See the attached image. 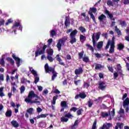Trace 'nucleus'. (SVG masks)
<instances>
[{
    "label": "nucleus",
    "instance_id": "obj_60",
    "mask_svg": "<svg viewBox=\"0 0 129 129\" xmlns=\"http://www.w3.org/2000/svg\"><path fill=\"white\" fill-rule=\"evenodd\" d=\"M113 77L114 79H116V78H117V77H118V74L117 72H114L113 74Z\"/></svg>",
    "mask_w": 129,
    "mask_h": 129
},
{
    "label": "nucleus",
    "instance_id": "obj_36",
    "mask_svg": "<svg viewBox=\"0 0 129 129\" xmlns=\"http://www.w3.org/2000/svg\"><path fill=\"white\" fill-rule=\"evenodd\" d=\"M83 61L85 62L86 63H88V62H90V60L89 59V57L88 56H85L83 57Z\"/></svg>",
    "mask_w": 129,
    "mask_h": 129
},
{
    "label": "nucleus",
    "instance_id": "obj_32",
    "mask_svg": "<svg viewBox=\"0 0 129 129\" xmlns=\"http://www.w3.org/2000/svg\"><path fill=\"white\" fill-rule=\"evenodd\" d=\"M115 32H116L117 33L118 36H121V32L120 31L119 29H118V28H117V26L115 27Z\"/></svg>",
    "mask_w": 129,
    "mask_h": 129
},
{
    "label": "nucleus",
    "instance_id": "obj_59",
    "mask_svg": "<svg viewBox=\"0 0 129 129\" xmlns=\"http://www.w3.org/2000/svg\"><path fill=\"white\" fill-rule=\"evenodd\" d=\"M47 58L48 59V60H49V62H53V57H52L50 55H47Z\"/></svg>",
    "mask_w": 129,
    "mask_h": 129
},
{
    "label": "nucleus",
    "instance_id": "obj_21",
    "mask_svg": "<svg viewBox=\"0 0 129 129\" xmlns=\"http://www.w3.org/2000/svg\"><path fill=\"white\" fill-rule=\"evenodd\" d=\"M97 12V9L94 7L90 8L88 14L91 13V14H95Z\"/></svg>",
    "mask_w": 129,
    "mask_h": 129
},
{
    "label": "nucleus",
    "instance_id": "obj_9",
    "mask_svg": "<svg viewBox=\"0 0 129 129\" xmlns=\"http://www.w3.org/2000/svg\"><path fill=\"white\" fill-rule=\"evenodd\" d=\"M64 44H65V40L61 39L58 40V41L56 44L58 51H61V49H62V45H64Z\"/></svg>",
    "mask_w": 129,
    "mask_h": 129
},
{
    "label": "nucleus",
    "instance_id": "obj_31",
    "mask_svg": "<svg viewBox=\"0 0 129 129\" xmlns=\"http://www.w3.org/2000/svg\"><path fill=\"white\" fill-rule=\"evenodd\" d=\"M60 105L62 107H67L68 106L67 102H66V101H61L60 103Z\"/></svg>",
    "mask_w": 129,
    "mask_h": 129
},
{
    "label": "nucleus",
    "instance_id": "obj_47",
    "mask_svg": "<svg viewBox=\"0 0 129 129\" xmlns=\"http://www.w3.org/2000/svg\"><path fill=\"white\" fill-rule=\"evenodd\" d=\"M82 111H83V109L81 108V109H79V110L77 111V115H81V114H82Z\"/></svg>",
    "mask_w": 129,
    "mask_h": 129
},
{
    "label": "nucleus",
    "instance_id": "obj_41",
    "mask_svg": "<svg viewBox=\"0 0 129 129\" xmlns=\"http://www.w3.org/2000/svg\"><path fill=\"white\" fill-rule=\"evenodd\" d=\"M33 111H34V108H29L26 110V112H28L30 115L33 114Z\"/></svg>",
    "mask_w": 129,
    "mask_h": 129
},
{
    "label": "nucleus",
    "instance_id": "obj_8",
    "mask_svg": "<svg viewBox=\"0 0 129 129\" xmlns=\"http://www.w3.org/2000/svg\"><path fill=\"white\" fill-rule=\"evenodd\" d=\"M107 85H105V82L104 81H101L99 82L98 88L100 90H102V91L105 90V89L107 87Z\"/></svg>",
    "mask_w": 129,
    "mask_h": 129
},
{
    "label": "nucleus",
    "instance_id": "obj_12",
    "mask_svg": "<svg viewBox=\"0 0 129 129\" xmlns=\"http://www.w3.org/2000/svg\"><path fill=\"white\" fill-rule=\"evenodd\" d=\"M112 126V124L110 123H107L106 124H103L102 127H100L99 129H109Z\"/></svg>",
    "mask_w": 129,
    "mask_h": 129
},
{
    "label": "nucleus",
    "instance_id": "obj_15",
    "mask_svg": "<svg viewBox=\"0 0 129 129\" xmlns=\"http://www.w3.org/2000/svg\"><path fill=\"white\" fill-rule=\"evenodd\" d=\"M126 106H129V98H126L125 100L123 102V107L125 108Z\"/></svg>",
    "mask_w": 129,
    "mask_h": 129
},
{
    "label": "nucleus",
    "instance_id": "obj_55",
    "mask_svg": "<svg viewBox=\"0 0 129 129\" xmlns=\"http://www.w3.org/2000/svg\"><path fill=\"white\" fill-rule=\"evenodd\" d=\"M78 108L75 107H73L70 109V111H73L74 112H76V111L78 110Z\"/></svg>",
    "mask_w": 129,
    "mask_h": 129
},
{
    "label": "nucleus",
    "instance_id": "obj_51",
    "mask_svg": "<svg viewBox=\"0 0 129 129\" xmlns=\"http://www.w3.org/2000/svg\"><path fill=\"white\" fill-rule=\"evenodd\" d=\"M25 90H26V88L24 86H22L20 88V93H24Z\"/></svg>",
    "mask_w": 129,
    "mask_h": 129
},
{
    "label": "nucleus",
    "instance_id": "obj_10",
    "mask_svg": "<svg viewBox=\"0 0 129 129\" xmlns=\"http://www.w3.org/2000/svg\"><path fill=\"white\" fill-rule=\"evenodd\" d=\"M87 95L85 93H80L79 94H77L75 96V99H78V98H81L82 99H84L86 98Z\"/></svg>",
    "mask_w": 129,
    "mask_h": 129
},
{
    "label": "nucleus",
    "instance_id": "obj_4",
    "mask_svg": "<svg viewBox=\"0 0 129 129\" xmlns=\"http://www.w3.org/2000/svg\"><path fill=\"white\" fill-rule=\"evenodd\" d=\"M48 46L46 45H43L42 47V50L40 51V48L37 47L36 51H35V57H38L39 55H42L45 53V51L46 50V48H47Z\"/></svg>",
    "mask_w": 129,
    "mask_h": 129
},
{
    "label": "nucleus",
    "instance_id": "obj_26",
    "mask_svg": "<svg viewBox=\"0 0 129 129\" xmlns=\"http://www.w3.org/2000/svg\"><path fill=\"white\" fill-rule=\"evenodd\" d=\"M0 64L2 65V66L5 67L6 62H5V57H4V55H2V58H0Z\"/></svg>",
    "mask_w": 129,
    "mask_h": 129
},
{
    "label": "nucleus",
    "instance_id": "obj_46",
    "mask_svg": "<svg viewBox=\"0 0 129 129\" xmlns=\"http://www.w3.org/2000/svg\"><path fill=\"white\" fill-rule=\"evenodd\" d=\"M101 34V33H100V32H98L96 34V39L97 41H98V40H99V38H100Z\"/></svg>",
    "mask_w": 129,
    "mask_h": 129
},
{
    "label": "nucleus",
    "instance_id": "obj_13",
    "mask_svg": "<svg viewBox=\"0 0 129 129\" xmlns=\"http://www.w3.org/2000/svg\"><path fill=\"white\" fill-rule=\"evenodd\" d=\"M82 73H83V69L81 67L76 69L75 71V74L76 75H80V74H82Z\"/></svg>",
    "mask_w": 129,
    "mask_h": 129
},
{
    "label": "nucleus",
    "instance_id": "obj_18",
    "mask_svg": "<svg viewBox=\"0 0 129 129\" xmlns=\"http://www.w3.org/2000/svg\"><path fill=\"white\" fill-rule=\"evenodd\" d=\"M11 123L14 127H19V123L16 120H13L11 122Z\"/></svg>",
    "mask_w": 129,
    "mask_h": 129
},
{
    "label": "nucleus",
    "instance_id": "obj_19",
    "mask_svg": "<svg viewBox=\"0 0 129 129\" xmlns=\"http://www.w3.org/2000/svg\"><path fill=\"white\" fill-rule=\"evenodd\" d=\"M46 125H47V123H46V122H44L43 121H41V122H39L38 123V127H46Z\"/></svg>",
    "mask_w": 129,
    "mask_h": 129
},
{
    "label": "nucleus",
    "instance_id": "obj_23",
    "mask_svg": "<svg viewBox=\"0 0 129 129\" xmlns=\"http://www.w3.org/2000/svg\"><path fill=\"white\" fill-rule=\"evenodd\" d=\"M13 114V112L12 110H8L5 113V115L7 117H11L12 116V114Z\"/></svg>",
    "mask_w": 129,
    "mask_h": 129
},
{
    "label": "nucleus",
    "instance_id": "obj_28",
    "mask_svg": "<svg viewBox=\"0 0 129 129\" xmlns=\"http://www.w3.org/2000/svg\"><path fill=\"white\" fill-rule=\"evenodd\" d=\"M101 68H104V66L101 65V64L97 63L95 66V69H96V70H99V69H101Z\"/></svg>",
    "mask_w": 129,
    "mask_h": 129
},
{
    "label": "nucleus",
    "instance_id": "obj_40",
    "mask_svg": "<svg viewBox=\"0 0 129 129\" xmlns=\"http://www.w3.org/2000/svg\"><path fill=\"white\" fill-rule=\"evenodd\" d=\"M88 15H90L91 19H92L93 22L95 23L96 21L95 20V16H94V15H93V13H88Z\"/></svg>",
    "mask_w": 129,
    "mask_h": 129
},
{
    "label": "nucleus",
    "instance_id": "obj_61",
    "mask_svg": "<svg viewBox=\"0 0 129 129\" xmlns=\"http://www.w3.org/2000/svg\"><path fill=\"white\" fill-rule=\"evenodd\" d=\"M5 20L4 19H2L1 20H0V27L2 26H4V25H5Z\"/></svg>",
    "mask_w": 129,
    "mask_h": 129
},
{
    "label": "nucleus",
    "instance_id": "obj_57",
    "mask_svg": "<svg viewBox=\"0 0 129 129\" xmlns=\"http://www.w3.org/2000/svg\"><path fill=\"white\" fill-rule=\"evenodd\" d=\"M80 82H81V80H75L74 81V84L77 86L78 85V84H79V83H80Z\"/></svg>",
    "mask_w": 129,
    "mask_h": 129
},
{
    "label": "nucleus",
    "instance_id": "obj_29",
    "mask_svg": "<svg viewBox=\"0 0 129 129\" xmlns=\"http://www.w3.org/2000/svg\"><path fill=\"white\" fill-rule=\"evenodd\" d=\"M103 47V41H100L97 45V49H101Z\"/></svg>",
    "mask_w": 129,
    "mask_h": 129
},
{
    "label": "nucleus",
    "instance_id": "obj_7",
    "mask_svg": "<svg viewBox=\"0 0 129 129\" xmlns=\"http://www.w3.org/2000/svg\"><path fill=\"white\" fill-rule=\"evenodd\" d=\"M12 58L14 59V60L16 62V64L17 65V67H20V64H21V62H23V60H22L20 57H17L15 53H13L12 55Z\"/></svg>",
    "mask_w": 129,
    "mask_h": 129
},
{
    "label": "nucleus",
    "instance_id": "obj_5",
    "mask_svg": "<svg viewBox=\"0 0 129 129\" xmlns=\"http://www.w3.org/2000/svg\"><path fill=\"white\" fill-rule=\"evenodd\" d=\"M30 71L33 74V75L34 76L35 79H34V83L35 84H37L38 82H39L40 80V78L38 77V74L37 73V72L35 71L34 69H30Z\"/></svg>",
    "mask_w": 129,
    "mask_h": 129
},
{
    "label": "nucleus",
    "instance_id": "obj_2",
    "mask_svg": "<svg viewBox=\"0 0 129 129\" xmlns=\"http://www.w3.org/2000/svg\"><path fill=\"white\" fill-rule=\"evenodd\" d=\"M44 69L46 73H49V72H52V76L51 77V80L54 81L56 77H57V74L58 73L55 71V68L52 67H49L48 63H46L44 66Z\"/></svg>",
    "mask_w": 129,
    "mask_h": 129
},
{
    "label": "nucleus",
    "instance_id": "obj_62",
    "mask_svg": "<svg viewBox=\"0 0 129 129\" xmlns=\"http://www.w3.org/2000/svg\"><path fill=\"white\" fill-rule=\"evenodd\" d=\"M117 70L118 71H119L121 70V66H120V64H118L117 65Z\"/></svg>",
    "mask_w": 129,
    "mask_h": 129
},
{
    "label": "nucleus",
    "instance_id": "obj_44",
    "mask_svg": "<svg viewBox=\"0 0 129 129\" xmlns=\"http://www.w3.org/2000/svg\"><path fill=\"white\" fill-rule=\"evenodd\" d=\"M111 113V116L112 117H114V115H115V109L113 108L112 110L110 112V114Z\"/></svg>",
    "mask_w": 129,
    "mask_h": 129
},
{
    "label": "nucleus",
    "instance_id": "obj_39",
    "mask_svg": "<svg viewBox=\"0 0 129 129\" xmlns=\"http://www.w3.org/2000/svg\"><path fill=\"white\" fill-rule=\"evenodd\" d=\"M5 96V93H4V87L0 88V97H3Z\"/></svg>",
    "mask_w": 129,
    "mask_h": 129
},
{
    "label": "nucleus",
    "instance_id": "obj_3",
    "mask_svg": "<svg viewBox=\"0 0 129 129\" xmlns=\"http://www.w3.org/2000/svg\"><path fill=\"white\" fill-rule=\"evenodd\" d=\"M77 33H78V31L76 29L71 32L70 35V39H71L70 43H71V44H74V43H76V35H77Z\"/></svg>",
    "mask_w": 129,
    "mask_h": 129
},
{
    "label": "nucleus",
    "instance_id": "obj_45",
    "mask_svg": "<svg viewBox=\"0 0 129 129\" xmlns=\"http://www.w3.org/2000/svg\"><path fill=\"white\" fill-rule=\"evenodd\" d=\"M116 125L118 126V127H119V129H121L123 127V123L117 122L116 123Z\"/></svg>",
    "mask_w": 129,
    "mask_h": 129
},
{
    "label": "nucleus",
    "instance_id": "obj_56",
    "mask_svg": "<svg viewBox=\"0 0 129 129\" xmlns=\"http://www.w3.org/2000/svg\"><path fill=\"white\" fill-rule=\"evenodd\" d=\"M13 23V21L12 19H10L8 20V21L5 23L6 26H8L9 24H12Z\"/></svg>",
    "mask_w": 129,
    "mask_h": 129
},
{
    "label": "nucleus",
    "instance_id": "obj_11",
    "mask_svg": "<svg viewBox=\"0 0 129 129\" xmlns=\"http://www.w3.org/2000/svg\"><path fill=\"white\" fill-rule=\"evenodd\" d=\"M104 13L106 15H107V16H108L110 20H112V21H115V19L113 18V15L110 13V12H109L108 10H105Z\"/></svg>",
    "mask_w": 129,
    "mask_h": 129
},
{
    "label": "nucleus",
    "instance_id": "obj_14",
    "mask_svg": "<svg viewBox=\"0 0 129 129\" xmlns=\"http://www.w3.org/2000/svg\"><path fill=\"white\" fill-rule=\"evenodd\" d=\"M56 60L58 61V64H59V65L65 66V63L62 61V59L61 58V57H60V55H59V54H57L56 55Z\"/></svg>",
    "mask_w": 129,
    "mask_h": 129
},
{
    "label": "nucleus",
    "instance_id": "obj_38",
    "mask_svg": "<svg viewBox=\"0 0 129 129\" xmlns=\"http://www.w3.org/2000/svg\"><path fill=\"white\" fill-rule=\"evenodd\" d=\"M86 46L90 50V51H92V52H94V48L90 44H86Z\"/></svg>",
    "mask_w": 129,
    "mask_h": 129
},
{
    "label": "nucleus",
    "instance_id": "obj_33",
    "mask_svg": "<svg viewBox=\"0 0 129 129\" xmlns=\"http://www.w3.org/2000/svg\"><path fill=\"white\" fill-rule=\"evenodd\" d=\"M124 48V45L122 44V43H119L118 44L117 50H119V51L122 50Z\"/></svg>",
    "mask_w": 129,
    "mask_h": 129
},
{
    "label": "nucleus",
    "instance_id": "obj_16",
    "mask_svg": "<svg viewBox=\"0 0 129 129\" xmlns=\"http://www.w3.org/2000/svg\"><path fill=\"white\" fill-rule=\"evenodd\" d=\"M64 26L66 28H68L70 26V20L69 18L66 17V20L64 21Z\"/></svg>",
    "mask_w": 129,
    "mask_h": 129
},
{
    "label": "nucleus",
    "instance_id": "obj_34",
    "mask_svg": "<svg viewBox=\"0 0 129 129\" xmlns=\"http://www.w3.org/2000/svg\"><path fill=\"white\" fill-rule=\"evenodd\" d=\"M87 103L88 107H92V105H93V101L91 99H89Z\"/></svg>",
    "mask_w": 129,
    "mask_h": 129
},
{
    "label": "nucleus",
    "instance_id": "obj_42",
    "mask_svg": "<svg viewBox=\"0 0 129 129\" xmlns=\"http://www.w3.org/2000/svg\"><path fill=\"white\" fill-rule=\"evenodd\" d=\"M79 31H80V32H81L82 33H85V32H86V29H85V28H84L83 26H80L79 28Z\"/></svg>",
    "mask_w": 129,
    "mask_h": 129
},
{
    "label": "nucleus",
    "instance_id": "obj_6",
    "mask_svg": "<svg viewBox=\"0 0 129 129\" xmlns=\"http://www.w3.org/2000/svg\"><path fill=\"white\" fill-rule=\"evenodd\" d=\"M114 40H115V37L114 36H113L112 38L110 47L109 51V53H110V54H112V53L114 52V48L115 47V46L114 45V44H115V42H114Z\"/></svg>",
    "mask_w": 129,
    "mask_h": 129
},
{
    "label": "nucleus",
    "instance_id": "obj_58",
    "mask_svg": "<svg viewBox=\"0 0 129 129\" xmlns=\"http://www.w3.org/2000/svg\"><path fill=\"white\" fill-rule=\"evenodd\" d=\"M26 82H27V79L25 78H22L21 80V83H22V84H24V83H26Z\"/></svg>",
    "mask_w": 129,
    "mask_h": 129
},
{
    "label": "nucleus",
    "instance_id": "obj_30",
    "mask_svg": "<svg viewBox=\"0 0 129 129\" xmlns=\"http://www.w3.org/2000/svg\"><path fill=\"white\" fill-rule=\"evenodd\" d=\"M58 99V96H54L52 98V101H51V104H56V100Z\"/></svg>",
    "mask_w": 129,
    "mask_h": 129
},
{
    "label": "nucleus",
    "instance_id": "obj_20",
    "mask_svg": "<svg viewBox=\"0 0 129 129\" xmlns=\"http://www.w3.org/2000/svg\"><path fill=\"white\" fill-rule=\"evenodd\" d=\"M48 115H49V114H41L40 115L37 116L36 118L37 119H39V118H45V117H47Z\"/></svg>",
    "mask_w": 129,
    "mask_h": 129
},
{
    "label": "nucleus",
    "instance_id": "obj_27",
    "mask_svg": "<svg viewBox=\"0 0 129 129\" xmlns=\"http://www.w3.org/2000/svg\"><path fill=\"white\" fill-rule=\"evenodd\" d=\"M86 40V37L82 34H80V41L81 43H83Z\"/></svg>",
    "mask_w": 129,
    "mask_h": 129
},
{
    "label": "nucleus",
    "instance_id": "obj_48",
    "mask_svg": "<svg viewBox=\"0 0 129 129\" xmlns=\"http://www.w3.org/2000/svg\"><path fill=\"white\" fill-rule=\"evenodd\" d=\"M84 54V51H82V52L79 53L78 55H79V59H82V58H83Z\"/></svg>",
    "mask_w": 129,
    "mask_h": 129
},
{
    "label": "nucleus",
    "instance_id": "obj_63",
    "mask_svg": "<svg viewBox=\"0 0 129 129\" xmlns=\"http://www.w3.org/2000/svg\"><path fill=\"white\" fill-rule=\"evenodd\" d=\"M101 108L102 109H107L108 107H107V106H106L105 104H102V106H101Z\"/></svg>",
    "mask_w": 129,
    "mask_h": 129
},
{
    "label": "nucleus",
    "instance_id": "obj_52",
    "mask_svg": "<svg viewBox=\"0 0 129 129\" xmlns=\"http://www.w3.org/2000/svg\"><path fill=\"white\" fill-rule=\"evenodd\" d=\"M96 123H97V121L96 120H95L94 121L93 124L92 125V129H95V128H96Z\"/></svg>",
    "mask_w": 129,
    "mask_h": 129
},
{
    "label": "nucleus",
    "instance_id": "obj_1",
    "mask_svg": "<svg viewBox=\"0 0 129 129\" xmlns=\"http://www.w3.org/2000/svg\"><path fill=\"white\" fill-rule=\"evenodd\" d=\"M41 98L38 95L36 94L34 91H30L27 98H25V101L26 103H30V104L35 103V104H37V105H40L41 102L39 100Z\"/></svg>",
    "mask_w": 129,
    "mask_h": 129
},
{
    "label": "nucleus",
    "instance_id": "obj_53",
    "mask_svg": "<svg viewBox=\"0 0 129 129\" xmlns=\"http://www.w3.org/2000/svg\"><path fill=\"white\" fill-rule=\"evenodd\" d=\"M109 71H110V72H111V73H113V68H112V67H110V66H107Z\"/></svg>",
    "mask_w": 129,
    "mask_h": 129
},
{
    "label": "nucleus",
    "instance_id": "obj_17",
    "mask_svg": "<svg viewBox=\"0 0 129 129\" xmlns=\"http://www.w3.org/2000/svg\"><path fill=\"white\" fill-rule=\"evenodd\" d=\"M6 60L8 61V62H9L10 64L12 65V66L15 65V60H14L12 57H8L6 58Z\"/></svg>",
    "mask_w": 129,
    "mask_h": 129
},
{
    "label": "nucleus",
    "instance_id": "obj_37",
    "mask_svg": "<svg viewBox=\"0 0 129 129\" xmlns=\"http://www.w3.org/2000/svg\"><path fill=\"white\" fill-rule=\"evenodd\" d=\"M47 51V54L49 55V56H52V55H53V53H54V50H53V49L52 48H50Z\"/></svg>",
    "mask_w": 129,
    "mask_h": 129
},
{
    "label": "nucleus",
    "instance_id": "obj_64",
    "mask_svg": "<svg viewBox=\"0 0 129 129\" xmlns=\"http://www.w3.org/2000/svg\"><path fill=\"white\" fill-rule=\"evenodd\" d=\"M107 6H112V2L110 0H108L107 1Z\"/></svg>",
    "mask_w": 129,
    "mask_h": 129
},
{
    "label": "nucleus",
    "instance_id": "obj_54",
    "mask_svg": "<svg viewBox=\"0 0 129 129\" xmlns=\"http://www.w3.org/2000/svg\"><path fill=\"white\" fill-rule=\"evenodd\" d=\"M72 116V114L71 113H68L64 115V117H68V118H71Z\"/></svg>",
    "mask_w": 129,
    "mask_h": 129
},
{
    "label": "nucleus",
    "instance_id": "obj_25",
    "mask_svg": "<svg viewBox=\"0 0 129 129\" xmlns=\"http://www.w3.org/2000/svg\"><path fill=\"white\" fill-rule=\"evenodd\" d=\"M57 35V32H56V31L55 30H51L50 31V37H52V38H54V36H56Z\"/></svg>",
    "mask_w": 129,
    "mask_h": 129
},
{
    "label": "nucleus",
    "instance_id": "obj_49",
    "mask_svg": "<svg viewBox=\"0 0 129 129\" xmlns=\"http://www.w3.org/2000/svg\"><path fill=\"white\" fill-rule=\"evenodd\" d=\"M60 120L61 121H62L63 122H67V121H68L69 119L67 118H65L64 117H61V118H60Z\"/></svg>",
    "mask_w": 129,
    "mask_h": 129
},
{
    "label": "nucleus",
    "instance_id": "obj_24",
    "mask_svg": "<svg viewBox=\"0 0 129 129\" xmlns=\"http://www.w3.org/2000/svg\"><path fill=\"white\" fill-rule=\"evenodd\" d=\"M110 115V111H109V113L107 112H101V116L102 117H106L108 116V115Z\"/></svg>",
    "mask_w": 129,
    "mask_h": 129
},
{
    "label": "nucleus",
    "instance_id": "obj_35",
    "mask_svg": "<svg viewBox=\"0 0 129 129\" xmlns=\"http://www.w3.org/2000/svg\"><path fill=\"white\" fill-rule=\"evenodd\" d=\"M92 39L93 47H95V44H96V41H95V35H94V34L92 35Z\"/></svg>",
    "mask_w": 129,
    "mask_h": 129
},
{
    "label": "nucleus",
    "instance_id": "obj_43",
    "mask_svg": "<svg viewBox=\"0 0 129 129\" xmlns=\"http://www.w3.org/2000/svg\"><path fill=\"white\" fill-rule=\"evenodd\" d=\"M109 45H111V40H109L107 43V44L105 46V50H107L109 48Z\"/></svg>",
    "mask_w": 129,
    "mask_h": 129
},
{
    "label": "nucleus",
    "instance_id": "obj_50",
    "mask_svg": "<svg viewBox=\"0 0 129 129\" xmlns=\"http://www.w3.org/2000/svg\"><path fill=\"white\" fill-rule=\"evenodd\" d=\"M18 27H20V23L16 22L12 26V29H14V28H18Z\"/></svg>",
    "mask_w": 129,
    "mask_h": 129
},
{
    "label": "nucleus",
    "instance_id": "obj_22",
    "mask_svg": "<svg viewBox=\"0 0 129 129\" xmlns=\"http://www.w3.org/2000/svg\"><path fill=\"white\" fill-rule=\"evenodd\" d=\"M98 19L100 22H103V20L106 19V16L104 14H101L100 16L98 17Z\"/></svg>",
    "mask_w": 129,
    "mask_h": 129
}]
</instances>
